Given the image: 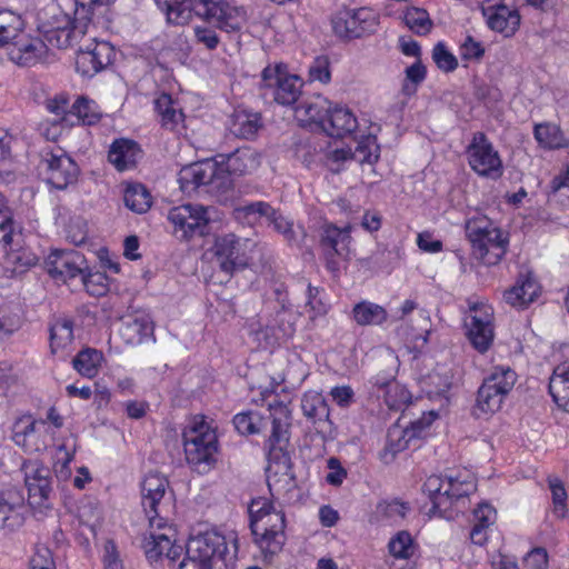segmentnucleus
Returning a JSON list of instances; mask_svg holds the SVG:
<instances>
[{
  "label": "nucleus",
  "mask_w": 569,
  "mask_h": 569,
  "mask_svg": "<svg viewBox=\"0 0 569 569\" xmlns=\"http://www.w3.org/2000/svg\"><path fill=\"white\" fill-rule=\"evenodd\" d=\"M166 13L167 21L173 24H184L191 13L223 32L231 33L241 30L246 22L242 8L231 6L226 0H154Z\"/></svg>",
  "instance_id": "f257e3e1"
},
{
  "label": "nucleus",
  "mask_w": 569,
  "mask_h": 569,
  "mask_svg": "<svg viewBox=\"0 0 569 569\" xmlns=\"http://www.w3.org/2000/svg\"><path fill=\"white\" fill-rule=\"evenodd\" d=\"M232 172L219 161L206 159L183 167L179 173L180 189L186 193L203 191L227 204L234 197Z\"/></svg>",
  "instance_id": "f03ea898"
},
{
  "label": "nucleus",
  "mask_w": 569,
  "mask_h": 569,
  "mask_svg": "<svg viewBox=\"0 0 569 569\" xmlns=\"http://www.w3.org/2000/svg\"><path fill=\"white\" fill-rule=\"evenodd\" d=\"M517 373L509 367L498 366L483 379L477 391L472 415L476 418L497 412L512 390Z\"/></svg>",
  "instance_id": "7ed1b4c3"
},
{
  "label": "nucleus",
  "mask_w": 569,
  "mask_h": 569,
  "mask_svg": "<svg viewBox=\"0 0 569 569\" xmlns=\"http://www.w3.org/2000/svg\"><path fill=\"white\" fill-rule=\"evenodd\" d=\"M466 234L471 243L473 257L487 266L499 263L507 252V237L486 220L468 221Z\"/></svg>",
  "instance_id": "20e7f679"
},
{
  "label": "nucleus",
  "mask_w": 569,
  "mask_h": 569,
  "mask_svg": "<svg viewBox=\"0 0 569 569\" xmlns=\"http://www.w3.org/2000/svg\"><path fill=\"white\" fill-rule=\"evenodd\" d=\"M272 430L266 442L269 463H274L287 471L291 468V457L287 450L290 441L291 411L281 401L269 403Z\"/></svg>",
  "instance_id": "39448f33"
},
{
  "label": "nucleus",
  "mask_w": 569,
  "mask_h": 569,
  "mask_svg": "<svg viewBox=\"0 0 569 569\" xmlns=\"http://www.w3.org/2000/svg\"><path fill=\"white\" fill-rule=\"evenodd\" d=\"M303 82L295 74H288L286 66L282 63L268 66L261 73V89L266 97L272 99L282 106L295 104L301 96Z\"/></svg>",
  "instance_id": "423d86ee"
},
{
  "label": "nucleus",
  "mask_w": 569,
  "mask_h": 569,
  "mask_svg": "<svg viewBox=\"0 0 569 569\" xmlns=\"http://www.w3.org/2000/svg\"><path fill=\"white\" fill-rule=\"evenodd\" d=\"M28 489L30 507L40 512L52 508L51 470L39 460H27L21 466Z\"/></svg>",
  "instance_id": "0eeeda50"
},
{
  "label": "nucleus",
  "mask_w": 569,
  "mask_h": 569,
  "mask_svg": "<svg viewBox=\"0 0 569 569\" xmlns=\"http://www.w3.org/2000/svg\"><path fill=\"white\" fill-rule=\"evenodd\" d=\"M234 213L237 219H247L248 223H253L259 217H266L272 223L273 229L281 233L290 246H301L306 238V231L302 227L297 230L293 229L292 221L286 219L267 202H251L237 208Z\"/></svg>",
  "instance_id": "6e6552de"
},
{
  "label": "nucleus",
  "mask_w": 569,
  "mask_h": 569,
  "mask_svg": "<svg viewBox=\"0 0 569 569\" xmlns=\"http://www.w3.org/2000/svg\"><path fill=\"white\" fill-rule=\"evenodd\" d=\"M210 212V208L188 203L170 209L168 219L174 226V232H181L183 239L204 237L211 232Z\"/></svg>",
  "instance_id": "1a4fd4ad"
},
{
  "label": "nucleus",
  "mask_w": 569,
  "mask_h": 569,
  "mask_svg": "<svg viewBox=\"0 0 569 569\" xmlns=\"http://www.w3.org/2000/svg\"><path fill=\"white\" fill-rule=\"evenodd\" d=\"M333 32L341 39L352 40L375 32L377 18L368 8H342L331 18Z\"/></svg>",
  "instance_id": "9d476101"
},
{
  "label": "nucleus",
  "mask_w": 569,
  "mask_h": 569,
  "mask_svg": "<svg viewBox=\"0 0 569 569\" xmlns=\"http://www.w3.org/2000/svg\"><path fill=\"white\" fill-rule=\"evenodd\" d=\"M466 154L470 168L480 177L498 179L502 176L503 166L499 152L483 132L473 133Z\"/></svg>",
  "instance_id": "9b49d317"
},
{
  "label": "nucleus",
  "mask_w": 569,
  "mask_h": 569,
  "mask_svg": "<svg viewBox=\"0 0 569 569\" xmlns=\"http://www.w3.org/2000/svg\"><path fill=\"white\" fill-rule=\"evenodd\" d=\"M186 553L202 562L203 569H213L219 562H224L228 542L218 531L201 532L188 540Z\"/></svg>",
  "instance_id": "f8f14e48"
},
{
  "label": "nucleus",
  "mask_w": 569,
  "mask_h": 569,
  "mask_svg": "<svg viewBox=\"0 0 569 569\" xmlns=\"http://www.w3.org/2000/svg\"><path fill=\"white\" fill-rule=\"evenodd\" d=\"M286 517L283 511L274 510L260 522V530L253 536V542L259 547L266 562H272L286 543Z\"/></svg>",
  "instance_id": "ddd939ff"
},
{
  "label": "nucleus",
  "mask_w": 569,
  "mask_h": 569,
  "mask_svg": "<svg viewBox=\"0 0 569 569\" xmlns=\"http://www.w3.org/2000/svg\"><path fill=\"white\" fill-rule=\"evenodd\" d=\"M350 227L338 228L333 223H323L319 228V247L322 250L328 270H339L336 257H347L351 240Z\"/></svg>",
  "instance_id": "4468645a"
},
{
  "label": "nucleus",
  "mask_w": 569,
  "mask_h": 569,
  "mask_svg": "<svg viewBox=\"0 0 569 569\" xmlns=\"http://www.w3.org/2000/svg\"><path fill=\"white\" fill-rule=\"evenodd\" d=\"M42 163L46 166L47 181L59 190L77 182L79 167L62 149L47 152Z\"/></svg>",
  "instance_id": "2eb2a0df"
},
{
  "label": "nucleus",
  "mask_w": 569,
  "mask_h": 569,
  "mask_svg": "<svg viewBox=\"0 0 569 569\" xmlns=\"http://www.w3.org/2000/svg\"><path fill=\"white\" fill-rule=\"evenodd\" d=\"M465 326L467 329V338L471 346L485 353L491 347L495 338L492 315L485 308L473 306L470 313L466 317Z\"/></svg>",
  "instance_id": "dca6fc26"
},
{
  "label": "nucleus",
  "mask_w": 569,
  "mask_h": 569,
  "mask_svg": "<svg viewBox=\"0 0 569 569\" xmlns=\"http://www.w3.org/2000/svg\"><path fill=\"white\" fill-rule=\"evenodd\" d=\"M167 487L168 480L158 473L148 475L141 483V505L151 526L156 523L161 527Z\"/></svg>",
  "instance_id": "f3484780"
},
{
  "label": "nucleus",
  "mask_w": 569,
  "mask_h": 569,
  "mask_svg": "<svg viewBox=\"0 0 569 569\" xmlns=\"http://www.w3.org/2000/svg\"><path fill=\"white\" fill-rule=\"evenodd\" d=\"M114 58V49L107 41L94 42L87 49L80 48L76 57V70L83 77H93L109 64Z\"/></svg>",
  "instance_id": "a211bd4d"
},
{
  "label": "nucleus",
  "mask_w": 569,
  "mask_h": 569,
  "mask_svg": "<svg viewBox=\"0 0 569 569\" xmlns=\"http://www.w3.org/2000/svg\"><path fill=\"white\" fill-rule=\"evenodd\" d=\"M46 268L53 279L66 282L86 271L87 260L76 250H54L46 259Z\"/></svg>",
  "instance_id": "6ab92c4d"
},
{
  "label": "nucleus",
  "mask_w": 569,
  "mask_h": 569,
  "mask_svg": "<svg viewBox=\"0 0 569 569\" xmlns=\"http://www.w3.org/2000/svg\"><path fill=\"white\" fill-rule=\"evenodd\" d=\"M212 250L220 270L229 276L248 264L247 258L241 253L240 240L232 233L217 238Z\"/></svg>",
  "instance_id": "aec40b11"
},
{
  "label": "nucleus",
  "mask_w": 569,
  "mask_h": 569,
  "mask_svg": "<svg viewBox=\"0 0 569 569\" xmlns=\"http://www.w3.org/2000/svg\"><path fill=\"white\" fill-rule=\"evenodd\" d=\"M23 503L24 498L17 490L0 492V531L10 533L23 526L24 517L20 512Z\"/></svg>",
  "instance_id": "412c9836"
},
{
  "label": "nucleus",
  "mask_w": 569,
  "mask_h": 569,
  "mask_svg": "<svg viewBox=\"0 0 569 569\" xmlns=\"http://www.w3.org/2000/svg\"><path fill=\"white\" fill-rule=\"evenodd\" d=\"M482 14L491 30L502 32L506 36L513 34L520 24L518 12L511 11L505 4L482 6Z\"/></svg>",
  "instance_id": "4be33fe9"
},
{
  "label": "nucleus",
  "mask_w": 569,
  "mask_h": 569,
  "mask_svg": "<svg viewBox=\"0 0 569 569\" xmlns=\"http://www.w3.org/2000/svg\"><path fill=\"white\" fill-rule=\"evenodd\" d=\"M357 128V118L350 109L330 104V111L322 130L327 136L343 138L352 134Z\"/></svg>",
  "instance_id": "5701e85b"
},
{
  "label": "nucleus",
  "mask_w": 569,
  "mask_h": 569,
  "mask_svg": "<svg viewBox=\"0 0 569 569\" xmlns=\"http://www.w3.org/2000/svg\"><path fill=\"white\" fill-rule=\"evenodd\" d=\"M74 14V19H71L70 16L63 12L59 6L52 4L48 7L47 10L39 12V30L44 33L46 30H57L63 27H70L73 22L80 20L90 21L84 3H80V8L77 7Z\"/></svg>",
  "instance_id": "b1692460"
},
{
  "label": "nucleus",
  "mask_w": 569,
  "mask_h": 569,
  "mask_svg": "<svg viewBox=\"0 0 569 569\" xmlns=\"http://www.w3.org/2000/svg\"><path fill=\"white\" fill-rule=\"evenodd\" d=\"M141 153L139 144L130 139H116L108 152V160L118 171L132 169L137 166Z\"/></svg>",
  "instance_id": "393cba45"
},
{
  "label": "nucleus",
  "mask_w": 569,
  "mask_h": 569,
  "mask_svg": "<svg viewBox=\"0 0 569 569\" xmlns=\"http://www.w3.org/2000/svg\"><path fill=\"white\" fill-rule=\"evenodd\" d=\"M9 44H11L10 59L22 67L36 63L44 47L41 40L29 38L23 31H21L19 38Z\"/></svg>",
  "instance_id": "a878e982"
},
{
  "label": "nucleus",
  "mask_w": 569,
  "mask_h": 569,
  "mask_svg": "<svg viewBox=\"0 0 569 569\" xmlns=\"http://www.w3.org/2000/svg\"><path fill=\"white\" fill-rule=\"evenodd\" d=\"M331 101L318 94L302 100L296 108L298 117L303 116L306 120L323 130L330 111Z\"/></svg>",
  "instance_id": "bb28decb"
},
{
  "label": "nucleus",
  "mask_w": 569,
  "mask_h": 569,
  "mask_svg": "<svg viewBox=\"0 0 569 569\" xmlns=\"http://www.w3.org/2000/svg\"><path fill=\"white\" fill-rule=\"evenodd\" d=\"M88 23L89 21L87 20H80L73 22L70 27H63L57 30H46L42 34L50 46L59 49H67L73 46L86 34Z\"/></svg>",
  "instance_id": "cd10ccee"
},
{
  "label": "nucleus",
  "mask_w": 569,
  "mask_h": 569,
  "mask_svg": "<svg viewBox=\"0 0 569 569\" xmlns=\"http://www.w3.org/2000/svg\"><path fill=\"white\" fill-rule=\"evenodd\" d=\"M186 459L198 472H207L216 462L217 446L199 445L197 441H183Z\"/></svg>",
  "instance_id": "c85d7f7f"
},
{
  "label": "nucleus",
  "mask_w": 569,
  "mask_h": 569,
  "mask_svg": "<svg viewBox=\"0 0 569 569\" xmlns=\"http://www.w3.org/2000/svg\"><path fill=\"white\" fill-rule=\"evenodd\" d=\"M538 284L530 273L520 276L516 284L503 293L505 300L513 307H523L537 297Z\"/></svg>",
  "instance_id": "c756f323"
},
{
  "label": "nucleus",
  "mask_w": 569,
  "mask_h": 569,
  "mask_svg": "<svg viewBox=\"0 0 569 569\" xmlns=\"http://www.w3.org/2000/svg\"><path fill=\"white\" fill-rule=\"evenodd\" d=\"M221 158L219 161L233 174H246L257 166V157L254 151L249 147L237 148L234 151L227 154H218Z\"/></svg>",
  "instance_id": "7c9ffc66"
},
{
  "label": "nucleus",
  "mask_w": 569,
  "mask_h": 569,
  "mask_svg": "<svg viewBox=\"0 0 569 569\" xmlns=\"http://www.w3.org/2000/svg\"><path fill=\"white\" fill-rule=\"evenodd\" d=\"M549 393L555 403L566 412H569V366L558 367L549 381Z\"/></svg>",
  "instance_id": "2f4dec72"
},
{
  "label": "nucleus",
  "mask_w": 569,
  "mask_h": 569,
  "mask_svg": "<svg viewBox=\"0 0 569 569\" xmlns=\"http://www.w3.org/2000/svg\"><path fill=\"white\" fill-rule=\"evenodd\" d=\"M352 318L359 326H379L387 320L388 312L383 307L363 300L353 306Z\"/></svg>",
  "instance_id": "473e14b6"
},
{
  "label": "nucleus",
  "mask_w": 569,
  "mask_h": 569,
  "mask_svg": "<svg viewBox=\"0 0 569 569\" xmlns=\"http://www.w3.org/2000/svg\"><path fill=\"white\" fill-rule=\"evenodd\" d=\"M123 202L129 210L141 214L151 208L152 197L146 186L132 182L124 188Z\"/></svg>",
  "instance_id": "72a5a7b5"
},
{
  "label": "nucleus",
  "mask_w": 569,
  "mask_h": 569,
  "mask_svg": "<svg viewBox=\"0 0 569 569\" xmlns=\"http://www.w3.org/2000/svg\"><path fill=\"white\" fill-rule=\"evenodd\" d=\"M44 426V420H36L31 415H24L18 418L12 427V440L17 446L24 448L27 451L33 450L30 440L37 432V426Z\"/></svg>",
  "instance_id": "f704fd0d"
},
{
  "label": "nucleus",
  "mask_w": 569,
  "mask_h": 569,
  "mask_svg": "<svg viewBox=\"0 0 569 569\" xmlns=\"http://www.w3.org/2000/svg\"><path fill=\"white\" fill-rule=\"evenodd\" d=\"M24 29L21 16L7 9H0V48L19 38Z\"/></svg>",
  "instance_id": "c9c22d12"
},
{
  "label": "nucleus",
  "mask_w": 569,
  "mask_h": 569,
  "mask_svg": "<svg viewBox=\"0 0 569 569\" xmlns=\"http://www.w3.org/2000/svg\"><path fill=\"white\" fill-rule=\"evenodd\" d=\"M269 418H263L258 411L249 410L233 417L236 430L243 436L257 435L267 428Z\"/></svg>",
  "instance_id": "e433bc0d"
},
{
  "label": "nucleus",
  "mask_w": 569,
  "mask_h": 569,
  "mask_svg": "<svg viewBox=\"0 0 569 569\" xmlns=\"http://www.w3.org/2000/svg\"><path fill=\"white\" fill-rule=\"evenodd\" d=\"M533 134L538 143L548 149H560L568 146L560 128L552 123H540L535 126Z\"/></svg>",
  "instance_id": "4c0bfd02"
},
{
  "label": "nucleus",
  "mask_w": 569,
  "mask_h": 569,
  "mask_svg": "<svg viewBox=\"0 0 569 569\" xmlns=\"http://www.w3.org/2000/svg\"><path fill=\"white\" fill-rule=\"evenodd\" d=\"M102 359V352L93 348H86L77 353L72 366L81 376L92 378L98 373Z\"/></svg>",
  "instance_id": "58836bf2"
},
{
  "label": "nucleus",
  "mask_w": 569,
  "mask_h": 569,
  "mask_svg": "<svg viewBox=\"0 0 569 569\" xmlns=\"http://www.w3.org/2000/svg\"><path fill=\"white\" fill-rule=\"evenodd\" d=\"M37 262L38 257L30 250H13L7 253L6 270L11 273L10 277H17L36 266Z\"/></svg>",
  "instance_id": "ea45409f"
},
{
  "label": "nucleus",
  "mask_w": 569,
  "mask_h": 569,
  "mask_svg": "<svg viewBox=\"0 0 569 569\" xmlns=\"http://www.w3.org/2000/svg\"><path fill=\"white\" fill-rule=\"evenodd\" d=\"M73 340V321L68 318H58L50 327V348L56 353Z\"/></svg>",
  "instance_id": "a19ab883"
},
{
  "label": "nucleus",
  "mask_w": 569,
  "mask_h": 569,
  "mask_svg": "<svg viewBox=\"0 0 569 569\" xmlns=\"http://www.w3.org/2000/svg\"><path fill=\"white\" fill-rule=\"evenodd\" d=\"M262 127L259 113L238 112L234 116L232 132L242 139H253Z\"/></svg>",
  "instance_id": "79ce46f5"
},
{
  "label": "nucleus",
  "mask_w": 569,
  "mask_h": 569,
  "mask_svg": "<svg viewBox=\"0 0 569 569\" xmlns=\"http://www.w3.org/2000/svg\"><path fill=\"white\" fill-rule=\"evenodd\" d=\"M154 109L161 118V126L166 129L174 130L182 121L183 113L173 108V102L169 94L163 93L156 99Z\"/></svg>",
  "instance_id": "37998d69"
},
{
  "label": "nucleus",
  "mask_w": 569,
  "mask_h": 569,
  "mask_svg": "<svg viewBox=\"0 0 569 569\" xmlns=\"http://www.w3.org/2000/svg\"><path fill=\"white\" fill-rule=\"evenodd\" d=\"M412 439L405 433V428L399 425H395L388 429L387 433V443L381 453V457L388 461V458L392 460L397 453L406 450L409 446V442Z\"/></svg>",
  "instance_id": "c03bdc74"
},
{
  "label": "nucleus",
  "mask_w": 569,
  "mask_h": 569,
  "mask_svg": "<svg viewBox=\"0 0 569 569\" xmlns=\"http://www.w3.org/2000/svg\"><path fill=\"white\" fill-rule=\"evenodd\" d=\"M380 157V147L376 137L368 136L360 140L352 151L351 159L360 164H373Z\"/></svg>",
  "instance_id": "a18cd8bd"
},
{
  "label": "nucleus",
  "mask_w": 569,
  "mask_h": 569,
  "mask_svg": "<svg viewBox=\"0 0 569 569\" xmlns=\"http://www.w3.org/2000/svg\"><path fill=\"white\" fill-rule=\"evenodd\" d=\"M70 113L71 118L76 117L78 121L88 126L97 123L101 118L100 112L97 110L96 102L86 97H79L73 102L70 107Z\"/></svg>",
  "instance_id": "49530a36"
},
{
  "label": "nucleus",
  "mask_w": 569,
  "mask_h": 569,
  "mask_svg": "<svg viewBox=\"0 0 569 569\" xmlns=\"http://www.w3.org/2000/svg\"><path fill=\"white\" fill-rule=\"evenodd\" d=\"M548 486L551 491L552 515L557 519H565L568 516L567 491L563 482L557 477L548 478Z\"/></svg>",
  "instance_id": "de8ad7c7"
},
{
  "label": "nucleus",
  "mask_w": 569,
  "mask_h": 569,
  "mask_svg": "<svg viewBox=\"0 0 569 569\" xmlns=\"http://www.w3.org/2000/svg\"><path fill=\"white\" fill-rule=\"evenodd\" d=\"M274 510L273 502L264 497H258L251 500L248 508L251 535H256L257 531L260 530L261 520H264L266 516Z\"/></svg>",
  "instance_id": "09e8293b"
},
{
  "label": "nucleus",
  "mask_w": 569,
  "mask_h": 569,
  "mask_svg": "<svg viewBox=\"0 0 569 569\" xmlns=\"http://www.w3.org/2000/svg\"><path fill=\"white\" fill-rule=\"evenodd\" d=\"M406 26L418 36H426L432 28V21L425 9L417 7L409 8L405 12Z\"/></svg>",
  "instance_id": "8fccbe9b"
},
{
  "label": "nucleus",
  "mask_w": 569,
  "mask_h": 569,
  "mask_svg": "<svg viewBox=\"0 0 569 569\" xmlns=\"http://www.w3.org/2000/svg\"><path fill=\"white\" fill-rule=\"evenodd\" d=\"M445 485H447V481L445 482V480L438 476L429 477L423 483V492L428 495L432 502V508L430 509L432 513H441V507L448 502L446 496H443L446 489Z\"/></svg>",
  "instance_id": "3c124183"
},
{
  "label": "nucleus",
  "mask_w": 569,
  "mask_h": 569,
  "mask_svg": "<svg viewBox=\"0 0 569 569\" xmlns=\"http://www.w3.org/2000/svg\"><path fill=\"white\" fill-rule=\"evenodd\" d=\"M303 415L313 422L329 418V407L320 395L305 396L301 401Z\"/></svg>",
  "instance_id": "603ef678"
},
{
  "label": "nucleus",
  "mask_w": 569,
  "mask_h": 569,
  "mask_svg": "<svg viewBox=\"0 0 569 569\" xmlns=\"http://www.w3.org/2000/svg\"><path fill=\"white\" fill-rule=\"evenodd\" d=\"M191 440L197 441L199 445L218 447L216 432L202 419L194 421L192 426L184 430L183 441Z\"/></svg>",
  "instance_id": "864d4df0"
},
{
  "label": "nucleus",
  "mask_w": 569,
  "mask_h": 569,
  "mask_svg": "<svg viewBox=\"0 0 569 569\" xmlns=\"http://www.w3.org/2000/svg\"><path fill=\"white\" fill-rule=\"evenodd\" d=\"M22 317L9 306L0 307V342L9 339L22 327Z\"/></svg>",
  "instance_id": "5fc2aeb1"
},
{
  "label": "nucleus",
  "mask_w": 569,
  "mask_h": 569,
  "mask_svg": "<svg viewBox=\"0 0 569 569\" xmlns=\"http://www.w3.org/2000/svg\"><path fill=\"white\" fill-rule=\"evenodd\" d=\"M82 283L90 296L102 297L108 292V278L100 271H91L87 266L81 272Z\"/></svg>",
  "instance_id": "6e6d98bb"
},
{
  "label": "nucleus",
  "mask_w": 569,
  "mask_h": 569,
  "mask_svg": "<svg viewBox=\"0 0 569 569\" xmlns=\"http://www.w3.org/2000/svg\"><path fill=\"white\" fill-rule=\"evenodd\" d=\"M389 552L395 558L408 559L413 555L415 545L408 531H400L388 543Z\"/></svg>",
  "instance_id": "4d7b16f0"
},
{
  "label": "nucleus",
  "mask_w": 569,
  "mask_h": 569,
  "mask_svg": "<svg viewBox=\"0 0 569 569\" xmlns=\"http://www.w3.org/2000/svg\"><path fill=\"white\" fill-rule=\"evenodd\" d=\"M475 490L476 485L473 481H460L457 478L449 477L447 479V488L443 491V496H446V500L450 502L452 500H459L460 498L468 497Z\"/></svg>",
  "instance_id": "13d9d810"
},
{
  "label": "nucleus",
  "mask_w": 569,
  "mask_h": 569,
  "mask_svg": "<svg viewBox=\"0 0 569 569\" xmlns=\"http://www.w3.org/2000/svg\"><path fill=\"white\" fill-rule=\"evenodd\" d=\"M426 76L427 69L421 59H418L415 63L406 69V79L402 86L403 92L407 94L416 92L417 86L426 79Z\"/></svg>",
  "instance_id": "bf43d9fd"
},
{
  "label": "nucleus",
  "mask_w": 569,
  "mask_h": 569,
  "mask_svg": "<svg viewBox=\"0 0 569 569\" xmlns=\"http://www.w3.org/2000/svg\"><path fill=\"white\" fill-rule=\"evenodd\" d=\"M166 550H170V539L166 535H151L144 540L146 556L150 560H158Z\"/></svg>",
  "instance_id": "052dcab7"
},
{
  "label": "nucleus",
  "mask_w": 569,
  "mask_h": 569,
  "mask_svg": "<svg viewBox=\"0 0 569 569\" xmlns=\"http://www.w3.org/2000/svg\"><path fill=\"white\" fill-rule=\"evenodd\" d=\"M432 59L437 67L443 72H452L458 67L457 58L446 48L442 42H438L433 47Z\"/></svg>",
  "instance_id": "680f3d73"
},
{
  "label": "nucleus",
  "mask_w": 569,
  "mask_h": 569,
  "mask_svg": "<svg viewBox=\"0 0 569 569\" xmlns=\"http://www.w3.org/2000/svg\"><path fill=\"white\" fill-rule=\"evenodd\" d=\"M46 108L49 112L53 113L57 117H60L62 122L73 124V121L70 120L71 113L69 108V98L67 96L59 94L53 98L47 99Z\"/></svg>",
  "instance_id": "e2e57ef3"
},
{
  "label": "nucleus",
  "mask_w": 569,
  "mask_h": 569,
  "mask_svg": "<svg viewBox=\"0 0 569 569\" xmlns=\"http://www.w3.org/2000/svg\"><path fill=\"white\" fill-rule=\"evenodd\" d=\"M309 77L312 81L329 83L331 80L330 61L326 56L315 58L309 67Z\"/></svg>",
  "instance_id": "0e129e2a"
},
{
  "label": "nucleus",
  "mask_w": 569,
  "mask_h": 569,
  "mask_svg": "<svg viewBox=\"0 0 569 569\" xmlns=\"http://www.w3.org/2000/svg\"><path fill=\"white\" fill-rule=\"evenodd\" d=\"M194 37L197 42L203 44L208 50H214L220 43L216 29L211 27L197 26Z\"/></svg>",
  "instance_id": "69168bd1"
},
{
  "label": "nucleus",
  "mask_w": 569,
  "mask_h": 569,
  "mask_svg": "<svg viewBox=\"0 0 569 569\" xmlns=\"http://www.w3.org/2000/svg\"><path fill=\"white\" fill-rule=\"evenodd\" d=\"M485 54V48L481 42L467 36L460 46V56L463 60H480Z\"/></svg>",
  "instance_id": "338daca9"
},
{
  "label": "nucleus",
  "mask_w": 569,
  "mask_h": 569,
  "mask_svg": "<svg viewBox=\"0 0 569 569\" xmlns=\"http://www.w3.org/2000/svg\"><path fill=\"white\" fill-rule=\"evenodd\" d=\"M496 510L488 503H479L473 510V526L489 529L496 521Z\"/></svg>",
  "instance_id": "774afa93"
}]
</instances>
